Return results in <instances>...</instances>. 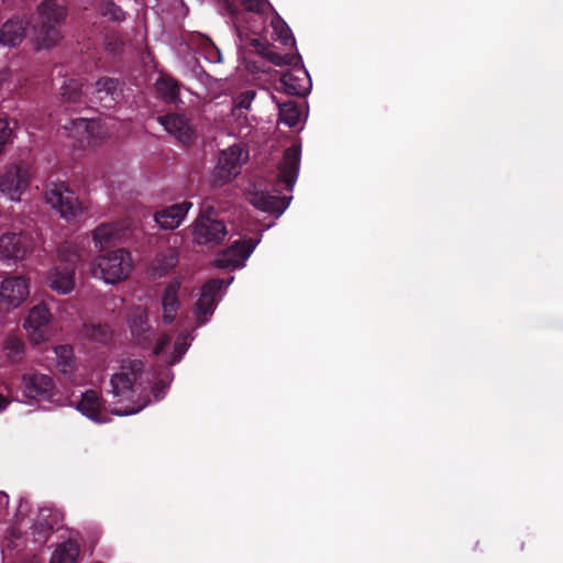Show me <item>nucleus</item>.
<instances>
[{"instance_id": "1", "label": "nucleus", "mask_w": 563, "mask_h": 563, "mask_svg": "<svg viewBox=\"0 0 563 563\" xmlns=\"http://www.w3.org/2000/svg\"><path fill=\"white\" fill-rule=\"evenodd\" d=\"M173 380L168 366H146L141 360L128 357L110 379L112 401L109 407L95 390L81 394L76 408L97 423L110 421L109 415L130 416L140 412L153 400L163 399Z\"/></svg>"}, {"instance_id": "2", "label": "nucleus", "mask_w": 563, "mask_h": 563, "mask_svg": "<svg viewBox=\"0 0 563 563\" xmlns=\"http://www.w3.org/2000/svg\"><path fill=\"white\" fill-rule=\"evenodd\" d=\"M37 13L32 35L34 47L42 49L55 46L62 38L58 26L66 19L65 7L55 0H46L40 5Z\"/></svg>"}, {"instance_id": "3", "label": "nucleus", "mask_w": 563, "mask_h": 563, "mask_svg": "<svg viewBox=\"0 0 563 563\" xmlns=\"http://www.w3.org/2000/svg\"><path fill=\"white\" fill-rule=\"evenodd\" d=\"M134 268L130 251L117 249L100 254L90 263L89 272L92 277L104 284L115 285L126 280Z\"/></svg>"}, {"instance_id": "4", "label": "nucleus", "mask_w": 563, "mask_h": 563, "mask_svg": "<svg viewBox=\"0 0 563 563\" xmlns=\"http://www.w3.org/2000/svg\"><path fill=\"white\" fill-rule=\"evenodd\" d=\"M249 161V150L243 144H233L221 151L213 169L211 181L214 186H223L233 180Z\"/></svg>"}, {"instance_id": "5", "label": "nucleus", "mask_w": 563, "mask_h": 563, "mask_svg": "<svg viewBox=\"0 0 563 563\" xmlns=\"http://www.w3.org/2000/svg\"><path fill=\"white\" fill-rule=\"evenodd\" d=\"M45 202L66 221H73L84 212L78 197L64 183H54L47 187Z\"/></svg>"}, {"instance_id": "6", "label": "nucleus", "mask_w": 563, "mask_h": 563, "mask_svg": "<svg viewBox=\"0 0 563 563\" xmlns=\"http://www.w3.org/2000/svg\"><path fill=\"white\" fill-rule=\"evenodd\" d=\"M232 280L233 278H230L225 283L223 279H212L201 287L194 307V317L197 327L203 325L210 320L218 302L224 294L225 288L232 283Z\"/></svg>"}, {"instance_id": "7", "label": "nucleus", "mask_w": 563, "mask_h": 563, "mask_svg": "<svg viewBox=\"0 0 563 563\" xmlns=\"http://www.w3.org/2000/svg\"><path fill=\"white\" fill-rule=\"evenodd\" d=\"M192 241L195 244L214 246L227 235L223 222L212 217V209L201 210L191 224Z\"/></svg>"}, {"instance_id": "8", "label": "nucleus", "mask_w": 563, "mask_h": 563, "mask_svg": "<svg viewBox=\"0 0 563 563\" xmlns=\"http://www.w3.org/2000/svg\"><path fill=\"white\" fill-rule=\"evenodd\" d=\"M35 247L34 238L27 232H5L0 235V258L8 263L24 261Z\"/></svg>"}, {"instance_id": "9", "label": "nucleus", "mask_w": 563, "mask_h": 563, "mask_svg": "<svg viewBox=\"0 0 563 563\" xmlns=\"http://www.w3.org/2000/svg\"><path fill=\"white\" fill-rule=\"evenodd\" d=\"M30 280L24 276H5L0 282V309L11 312L20 308L30 296Z\"/></svg>"}, {"instance_id": "10", "label": "nucleus", "mask_w": 563, "mask_h": 563, "mask_svg": "<svg viewBox=\"0 0 563 563\" xmlns=\"http://www.w3.org/2000/svg\"><path fill=\"white\" fill-rule=\"evenodd\" d=\"M68 135L74 139L79 147L96 145L100 140L109 135L108 129L100 120H87L78 118L65 125Z\"/></svg>"}, {"instance_id": "11", "label": "nucleus", "mask_w": 563, "mask_h": 563, "mask_svg": "<svg viewBox=\"0 0 563 563\" xmlns=\"http://www.w3.org/2000/svg\"><path fill=\"white\" fill-rule=\"evenodd\" d=\"M52 319L53 316L44 303H37L27 311L23 320V329L33 344L37 345L49 340Z\"/></svg>"}, {"instance_id": "12", "label": "nucleus", "mask_w": 563, "mask_h": 563, "mask_svg": "<svg viewBox=\"0 0 563 563\" xmlns=\"http://www.w3.org/2000/svg\"><path fill=\"white\" fill-rule=\"evenodd\" d=\"M31 170L25 164L9 167L0 178V191L12 201H20L31 181Z\"/></svg>"}, {"instance_id": "13", "label": "nucleus", "mask_w": 563, "mask_h": 563, "mask_svg": "<svg viewBox=\"0 0 563 563\" xmlns=\"http://www.w3.org/2000/svg\"><path fill=\"white\" fill-rule=\"evenodd\" d=\"M21 393L32 401L49 400L54 397L56 386L53 378L46 374L30 372L22 376Z\"/></svg>"}, {"instance_id": "14", "label": "nucleus", "mask_w": 563, "mask_h": 563, "mask_svg": "<svg viewBox=\"0 0 563 563\" xmlns=\"http://www.w3.org/2000/svg\"><path fill=\"white\" fill-rule=\"evenodd\" d=\"M245 198L256 209L263 212L276 213L277 217H279L289 205L286 198L271 195L257 185H251L246 189Z\"/></svg>"}, {"instance_id": "15", "label": "nucleus", "mask_w": 563, "mask_h": 563, "mask_svg": "<svg viewBox=\"0 0 563 563\" xmlns=\"http://www.w3.org/2000/svg\"><path fill=\"white\" fill-rule=\"evenodd\" d=\"M256 244L257 242H252V240L234 243L231 247L218 254L216 266L220 268H239L244 266Z\"/></svg>"}, {"instance_id": "16", "label": "nucleus", "mask_w": 563, "mask_h": 563, "mask_svg": "<svg viewBox=\"0 0 563 563\" xmlns=\"http://www.w3.org/2000/svg\"><path fill=\"white\" fill-rule=\"evenodd\" d=\"M191 208V202L183 201L157 211L154 216V220L159 228L174 230L181 224Z\"/></svg>"}, {"instance_id": "17", "label": "nucleus", "mask_w": 563, "mask_h": 563, "mask_svg": "<svg viewBox=\"0 0 563 563\" xmlns=\"http://www.w3.org/2000/svg\"><path fill=\"white\" fill-rule=\"evenodd\" d=\"M47 286L58 295H68L75 289V269L54 266L47 272Z\"/></svg>"}, {"instance_id": "18", "label": "nucleus", "mask_w": 563, "mask_h": 563, "mask_svg": "<svg viewBox=\"0 0 563 563\" xmlns=\"http://www.w3.org/2000/svg\"><path fill=\"white\" fill-rule=\"evenodd\" d=\"M128 225L123 222L102 223L91 231V239L99 250L126 236Z\"/></svg>"}, {"instance_id": "19", "label": "nucleus", "mask_w": 563, "mask_h": 563, "mask_svg": "<svg viewBox=\"0 0 563 563\" xmlns=\"http://www.w3.org/2000/svg\"><path fill=\"white\" fill-rule=\"evenodd\" d=\"M56 368L75 384L89 379L88 367L79 364L74 354H57Z\"/></svg>"}, {"instance_id": "20", "label": "nucleus", "mask_w": 563, "mask_h": 563, "mask_svg": "<svg viewBox=\"0 0 563 563\" xmlns=\"http://www.w3.org/2000/svg\"><path fill=\"white\" fill-rule=\"evenodd\" d=\"M161 124L174 135L179 142L188 144L194 139L195 132L188 120L180 114H167L159 117Z\"/></svg>"}, {"instance_id": "21", "label": "nucleus", "mask_w": 563, "mask_h": 563, "mask_svg": "<svg viewBox=\"0 0 563 563\" xmlns=\"http://www.w3.org/2000/svg\"><path fill=\"white\" fill-rule=\"evenodd\" d=\"M300 163V147L292 145L286 150L283 162L279 166V180L285 183L288 188H292L296 183Z\"/></svg>"}, {"instance_id": "22", "label": "nucleus", "mask_w": 563, "mask_h": 563, "mask_svg": "<svg viewBox=\"0 0 563 563\" xmlns=\"http://www.w3.org/2000/svg\"><path fill=\"white\" fill-rule=\"evenodd\" d=\"M180 288V279L176 278L170 282L164 290L162 297V318L165 323H170L175 320L180 301L178 291Z\"/></svg>"}, {"instance_id": "23", "label": "nucleus", "mask_w": 563, "mask_h": 563, "mask_svg": "<svg viewBox=\"0 0 563 563\" xmlns=\"http://www.w3.org/2000/svg\"><path fill=\"white\" fill-rule=\"evenodd\" d=\"M280 82L289 95L305 96L310 90L308 74L303 70H295L283 75Z\"/></svg>"}, {"instance_id": "24", "label": "nucleus", "mask_w": 563, "mask_h": 563, "mask_svg": "<svg viewBox=\"0 0 563 563\" xmlns=\"http://www.w3.org/2000/svg\"><path fill=\"white\" fill-rule=\"evenodd\" d=\"M25 22L12 19L5 22L0 31V43L5 46L19 45L25 36Z\"/></svg>"}, {"instance_id": "25", "label": "nucleus", "mask_w": 563, "mask_h": 563, "mask_svg": "<svg viewBox=\"0 0 563 563\" xmlns=\"http://www.w3.org/2000/svg\"><path fill=\"white\" fill-rule=\"evenodd\" d=\"M79 554V544L74 540H69L55 548L49 563H78Z\"/></svg>"}, {"instance_id": "26", "label": "nucleus", "mask_w": 563, "mask_h": 563, "mask_svg": "<svg viewBox=\"0 0 563 563\" xmlns=\"http://www.w3.org/2000/svg\"><path fill=\"white\" fill-rule=\"evenodd\" d=\"M58 520L59 516L53 509L47 507L40 508L33 529L38 532L41 538L46 539L47 532L53 529Z\"/></svg>"}, {"instance_id": "27", "label": "nucleus", "mask_w": 563, "mask_h": 563, "mask_svg": "<svg viewBox=\"0 0 563 563\" xmlns=\"http://www.w3.org/2000/svg\"><path fill=\"white\" fill-rule=\"evenodd\" d=\"M96 93L106 107H111L118 95L117 81L110 78H102L96 82Z\"/></svg>"}, {"instance_id": "28", "label": "nucleus", "mask_w": 563, "mask_h": 563, "mask_svg": "<svg viewBox=\"0 0 563 563\" xmlns=\"http://www.w3.org/2000/svg\"><path fill=\"white\" fill-rule=\"evenodd\" d=\"M277 106L279 108V120L283 123L295 128L301 122V112L294 102L277 103Z\"/></svg>"}, {"instance_id": "29", "label": "nucleus", "mask_w": 563, "mask_h": 563, "mask_svg": "<svg viewBox=\"0 0 563 563\" xmlns=\"http://www.w3.org/2000/svg\"><path fill=\"white\" fill-rule=\"evenodd\" d=\"M81 335L95 343H106L111 339V331L109 327L101 324H86L82 329Z\"/></svg>"}, {"instance_id": "30", "label": "nucleus", "mask_w": 563, "mask_h": 563, "mask_svg": "<svg viewBox=\"0 0 563 563\" xmlns=\"http://www.w3.org/2000/svg\"><path fill=\"white\" fill-rule=\"evenodd\" d=\"M197 48L203 53L205 58L210 63H220L222 60V55L218 47L211 42L210 38L198 35L194 43Z\"/></svg>"}, {"instance_id": "31", "label": "nucleus", "mask_w": 563, "mask_h": 563, "mask_svg": "<svg viewBox=\"0 0 563 563\" xmlns=\"http://www.w3.org/2000/svg\"><path fill=\"white\" fill-rule=\"evenodd\" d=\"M271 25L274 30L276 40L280 41L285 46H295L296 42L291 34V31L286 24V22L280 19V16L275 15L271 21Z\"/></svg>"}, {"instance_id": "32", "label": "nucleus", "mask_w": 563, "mask_h": 563, "mask_svg": "<svg viewBox=\"0 0 563 563\" xmlns=\"http://www.w3.org/2000/svg\"><path fill=\"white\" fill-rule=\"evenodd\" d=\"M178 263V253L175 250H168L156 256L153 269L162 275L170 271Z\"/></svg>"}, {"instance_id": "33", "label": "nucleus", "mask_w": 563, "mask_h": 563, "mask_svg": "<svg viewBox=\"0 0 563 563\" xmlns=\"http://www.w3.org/2000/svg\"><path fill=\"white\" fill-rule=\"evenodd\" d=\"M255 96L256 92L254 90H247L240 93L234 99L230 117H240L243 111H249Z\"/></svg>"}, {"instance_id": "34", "label": "nucleus", "mask_w": 563, "mask_h": 563, "mask_svg": "<svg viewBox=\"0 0 563 563\" xmlns=\"http://www.w3.org/2000/svg\"><path fill=\"white\" fill-rule=\"evenodd\" d=\"M130 327L132 334L135 336H139L141 333L147 332V312L144 309H136L131 320Z\"/></svg>"}, {"instance_id": "35", "label": "nucleus", "mask_w": 563, "mask_h": 563, "mask_svg": "<svg viewBox=\"0 0 563 563\" xmlns=\"http://www.w3.org/2000/svg\"><path fill=\"white\" fill-rule=\"evenodd\" d=\"M79 247L73 243H66L58 249V258L64 263H75L81 260Z\"/></svg>"}, {"instance_id": "36", "label": "nucleus", "mask_w": 563, "mask_h": 563, "mask_svg": "<svg viewBox=\"0 0 563 563\" xmlns=\"http://www.w3.org/2000/svg\"><path fill=\"white\" fill-rule=\"evenodd\" d=\"M157 91L167 99H174L177 95V85L174 79L161 77L156 82Z\"/></svg>"}, {"instance_id": "37", "label": "nucleus", "mask_w": 563, "mask_h": 563, "mask_svg": "<svg viewBox=\"0 0 563 563\" xmlns=\"http://www.w3.org/2000/svg\"><path fill=\"white\" fill-rule=\"evenodd\" d=\"M101 13L106 16H109L112 20L121 21L124 19V12L115 5L112 1H107L102 8Z\"/></svg>"}, {"instance_id": "38", "label": "nucleus", "mask_w": 563, "mask_h": 563, "mask_svg": "<svg viewBox=\"0 0 563 563\" xmlns=\"http://www.w3.org/2000/svg\"><path fill=\"white\" fill-rule=\"evenodd\" d=\"M3 347L5 350L14 352V351L23 350L24 343H23L22 339L20 338V335H18L14 332H10L5 335V338L3 340Z\"/></svg>"}, {"instance_id": "39", "label": "nucleus", "mask_w": 563, "mask_h": 563, "mask_svg": "<svg viewBox=\"0 0 563 563\" xmlns=\"http://www.w3.org/2000/svg\"><path fill=\"white\" fill-rule=\"evenodd\" d=\"M12 130L7 119H0V153L8 142L11 141Z\"/></svg>"}, {"instance_id": "40", "label": "nucleus", "mask_w": 563, "mask_h": 563, "mask_svg": "<svg viewBox=\"0 0 563 563\" xmlns=\"http://www.w3.org/2000/svg\"><path fill=\"white\" fill-rule=\"evenodd\" d=\"M231 121L234 123V130L239 134H242L251 126L247 111H243L240 117H231Z\"/></svg>"}, {"instance_id": "41", "label": "nucleus", "mask_w": 563, "mask_h": 563, "mask_svg": "<svg viewBox=\"0 0 563 563\" xmlns=\"http://www.w3.org/2000/svg\"><path fill=\"white\" fill-rule=\"evenodd\" d=\"M244 7L249 11L263 13L271 8L267 0H243Z\"/></svg>"}, {"instance_id": "42", "label": "nucleus", "mask_w": 563, "mask_h": 563, "mask_svg": "<svg viewBox=\"0 0 563 563\" xmlns=\"http://www.w3.org/2000/svg\"><path fill=\"white\" fill-rule=\"evenodd\" d=\"M191 341H192L191 333H189V332L188 333H179L175 341V345H174L175 351L174 352H186L189 349Z\"/></svg>"}, {"instance_id": "43", "label": "nucleus", "mask_w": 563, "mask_h": 563, "mask_svg": "<svg viewBox=\"0 0 563 563\" xmlns=\"http://www.w3.org/2000/svg\"><path fill=\"white\" fill-rule=\"evenodd\" d=\"M250 45L260 54L266 55V43L260 37L250 38Z\"/></svg>"}, {"instance_id": "44", "label": "nucleus", "mask_w": 563, "mask_h": 563, "mask_svg": "<svg viewBox=\"0 0 563 563\" xmlns=\"http://www.w3.org/2000/svg\"><path fill=\"white\" fill-rule=\"evenodd\" d=\"M9 404H10V399L5 395L0 393V412L5 410L7 407L9 406Z\"/></svg>"}, {"instance_id": "45", "label": "nucleus", "mask_w": 563, "mask_h": 563, "mask_svg": "<svg viewBox=\"0 0 563 563\" xmlns=\"http://www.w3.org/2000/svg\"><path fill=\"white\" fill-rule=\"evenodd\" d=\"M9 504L8 495L0 492V508H5Z\"/></svg>"}, {"instance_id": "46", "label": "nucleus", "mask_w": 563, "mask_h": 563, "mask_svg": "<svg viewBox=\"0 0 563 563\" xmlns=\"http://www.w3.org/2000/svg\"><path fill=\"white\" fill-rule=\"evenodd\" d=\"M172 355V360H165V362H168L169 364H176L178 362H180V355L179 354H170Z\"/></svg>"}, {"instance_id": "47", "label": "nucleus", "mask_w": 563, "mask_h": 563, "mask_svg": "<svg viewBox=\"0 0 563 563\" xmlns=\"http://www.w3.org/2000/svg\"><path fill=\"white\" fill-rule=\"evenodd\" d=\"M166 347V344L165 342H161L159 345L155 349L154 352H159L161 350L165 349Z\"/></svg>"}, {"instance_id": "48", "label": "nucleus", "mask_w": 563, "mask_h": 563, "mask_svg": "<svg viewBox=\"0 0 563 563\" xmlns=\"http://www.w3.org/2000/svg\"><path fill=\"white\" fill-rule=\"evenodd\" d=\"M24 508H26V503H21L19 507V514H21L24 510Z\"/></svg>"}, {"instance_id": "49", "label": "nucleus", "mask_w": 563, "mask_h": 563, "mask_svg": "<svg viewBox=\"0 0 563 563\" xmlns=\"http://www.w3.org/2000/svg\"><path fill=\"white\" fill-rule=\"evenodd\" d=\"M239 37H240L241 42H244L247 40L246 37H244V34L242 32L239 33Z\"/></svg>"}, {"instance_id": "50", "label": "nucleus", "mask_w": 563, "mask_h": 563, "mask_svg": "<svg viewBox=\"0 0 563 563\" xmlns=\"http://www.w3.org/2000/svg\"><path fill=\"white\" fill-rule=\"evenodd\" d=\"M151 338H152V333H147V334H145L144 340H148V339H151Z\"/></svg>"}]
</instances>
